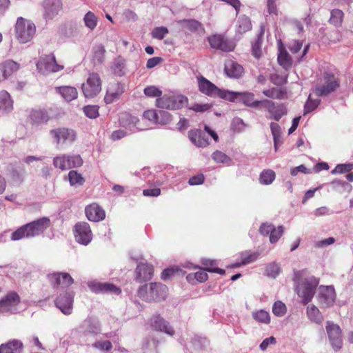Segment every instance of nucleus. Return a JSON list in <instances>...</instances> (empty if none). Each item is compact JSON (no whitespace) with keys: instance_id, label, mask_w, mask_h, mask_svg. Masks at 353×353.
Segmentation results:
<instances>
[{"instance_id":"61","label":"nucleus","mask_w":353,"mask_h":353,"mask_svg":"<svg viewBox=\"0 0 353 353\" xmlns=\"http://www.w3.org/2000/svg\"><path fill=\"white\" fill-rule=\"evenodd\" d=\"M143 118L152 121L154 123H157V110H148L143 112Z\"/></svg>"},{"instance_id":"59","label":"nucleus","mask_w":353,"mask_h":353,"mask_svg":"<svg viewBox=\"0 0 353 353\" xmlns=\"http://www.w3.org/2000/svg\"><path fill=\"white\" fill-rule=\"evenodd\" d=\"M331 185L336 190L341 191V188H343L344 190L350 191L352 188V185L343 181L341 180H334L331 183Z\"/></svg>"},{"instance_id":"3","label":"nucleus","mask_w":353,"mask_h":353,"mask_svg":"<svg viewBox=\"0 0 353 353\" xmlns=\"http://www.w3.org/2000/svg\"><path fill=\"white\" fill-rule=\"evenodd\" d=\"M15 36L21 43H26L30 41L35 34L36 26L34 23L23 17H19L17 20Z\"/></svg>"},{"instance_id":"4","label":"nucleus","mask_w":353,"mask_h":353,"mask_svg":"<svg viewBox=\"0 0 353 353\" xmlns=\"http://www.w3.org/2000/svg\"><path fill=\"white\" fill-rule=\"evenodd\" d=\"M319 283V280L312 276L305 278L298 285L296 292L298 296L302 299L304 305L312 301Z\"/></svg>"},{"instance_id":"9","label":"nucleus","mask_w":353,"mask_h":353,"mask_svg":"<svg viewBox=\"0 0 353 353\" xmlns=\"http://www.w3.org/2000/svg\"><path fill=\"white\" fill-rule=\"evenodd\" d=\"M82 90L86 98H93L101 90V81L97 73L89 74L85 83L82 84Z\"/></svg>"},{"instance_id":"18","label":"nucleus","mask_w":353,"mask_h":353,"mask_svg":"<svg viewBox=\"0 0 353 353\" xmlns=\"http://www.w3.org/2000/svg\"><path fill=\"white\" fill-rule=\"evenodd\" d=\"M74 293L65 291L59 294L55 301L56 306L65 315L72 312Z\"/></svg>"},{"instance_id":"6","label":"nucleus","mask_w":353,"mask_h":353,"mask_svg":"<svg viewBox=\"0 0 353 353\" xmlns=\"http://www.w3.org/2000/svg\"><path fill=\"white\" fill-rule=\"evenodd\" d=\"M198 84L199 90L210 97H219L223 99H232V94L230 91L221 90L214 83L210 82L205 77L201 76L198 77Z\"/></svg>"},{"instance_id":"57","label":"nucleus","mask_w":353,"mask_h":353,"mask_svg":"<svg viewBox=\"0 0 353 353\" xmlns=\"http://www.w3.org/2000/svg\"><path fill=\"white\" fill-rule=\"evenodd\" d=\"M283 229L282 225L279 226L277 228L274 227L270 235V241L271 243H276L280 239L283 233Z\"/></svg>"},{"instance_id":"60","label":"nucleus","mask_w":353,"mask_h":353,"mask_svg":"<svg viewBox=\"0 0 353 353\" xmlns=\"http://www.w3.org/2000/svg\"><path fill=\"white\" fill-rule=\"evenodd\" d=\"M92 347L101 351H109L112 345L110 341H97L92 344Z\"/></svg>"},{"instance_id":"58","label":"nucleus","mask_w":353,"mask_h":353,"mask_svg":"<svg viewBox=\"0 0 353 353\" xmlns=\"http://www.w3.org/2000/svg\"><path fill=\"white\" fill-rule=\"evenodd\" d=\"M143 92L148 97H158L162 94L161 90L154 85L146 87Z\"/></svg>"},{"instance_id":"37","label":"nucleus","mask_w":353,"mask_h":353,"mask_svg":"<svg viewBox=\"0 0 353 353\" xmlns=\"http://www.w3.org/2000/svg\"><path fill=\"white\" fill-rule=\"evenodd\" d=\"M138 119L128 114H124L120 119V123L125 128L129 129L130 131H134L137 127Z\"/></svg>"},{"instance_id":"5","label":"nucleus","mask_w":353,"mask_h":353,"mask_svg":"<svg viewBox=\"0 0 353 353\" xmlns=\"http://www.w3.org/2000/svg\"><path fill=\"white\" fill-rule=\"evenodd\" d=\"M50 135L53 139L57 148L64 145H71L76 140L77 134L74 130L67 128H57L50 131Z\"/></svg>"},{"instance_id":"55","label":"nucleus","mask_w":353,"mask_h":353,"mask_svg":"<svg viewBox=\"0 0 353 353\" xmlns=\"http://www.w3.org/2000/svg\"><path fill=\"white\" fill-rule=\"evenodd\" d=\"M353 169V163L339 164L331 171L332 174H343L351 171Z\"/></svg>"},{"instance_id":"12","label":"nucleus","mask_w":353,"mask_h":353,"mask_svg":"<svg viewBox=\"0 0 353 353\" xmlns=\"http://www.w3.org/2000/svg\"><path fill=\"white\" fill-rule=\"evenodd\" d=\"M37 68L41 73L48 74L50 72L61 71L63 69V65L57 63L53 54H49L39 61L37 63Z\"/></svg>"},{"instance_id":"45","label":"nucleus","mask_w":353,"mask_h":353,"mask_svg":"<svg viewBox=\"0 0 353 353\" xmlns=\"http://www.w3.org/2000/svg\"><path fill=\"white\" fill-rule=\"evenodd\" d=\"M281 268L279 263L273 262L268 264L265 268V274L275 279L280 273Z\"/></svg>"},{"instance_id":"25","label":"nucleus","mask_w":353,"mask_h":353,"mask_svg":"<svg viewBox=\"0 0 353 353\" xmlns=\"http://www.w3.org/2000/svg\"><path fill=\"white\" fill-rule=\"evenodd\" d=\"M85 212L88 220L91 221H100L105 219V211L97 204L92 203L88 205Z\"/></svg>"},{"instance_id":"19","label":"nucleus","mask_w":353,"mask_h":353,"mask_svg":"<svg viewBox=\"0 0 353 353\" xmlns=\"http://www.w3.org/2000/svg\"><path fill=\"white\" fill-rule=\"evenodd\" d=\"M20 302L19 296L14 292H10L0 301V312H17V305Z\"/></svg>"},{"instance_id":"47","label":"nucleus","mask_w":353,"mask_h":353,"mask_svg":"<svg viewBox=\"0 0 353 353\" xmlns=\"http://www.w3.org/2000/svg\"><path fill=\"white\" fill-rule=\"evenodd\" d=\"M263 33H264V30L261 27V30L260 34H259L257 40L254 43H253L252 46V54L256 58H259L261 54V37H262Z\"/></svg>"},{"instance_id":"24","label":"nucleus","mask_w":353,"mask_h":353,"mask_svg":"<svg viewBox=\"0 0 353 353\" xmlns=\"http://www.w3.org/2000/svg\"><path fill=\"white\" fill-rule=\"evenodd\" d=\"M151 326L152 327L157 330L162 332H165V334L173 336L174 334V331L172 327L170 325L168 322H167L163 318H162L159 315H156L151 319Z\"/></svg>"},{"instance_id":"30","label":"nucleus","mask_w":353,"mask_h":353,"mask_svg":"<svg viewBox=\"0 0 353 353\" xmlns=\"http://www.w3.org/2000/svg\"><path fill=\"white\" fill-rule=\"evenodd\" d=\"M188 137L191 142L197 147H206L209 145L208 138L199 130L189 131Z\"/></svg>"},{"instance_id":"54","label":"nucleus","mask_w":353,"mask_h":353,"mask_svg":"<svg viewBox=\"0 0 353 353\" xmlns=\"http://www.w3.org/2000/svg\"><path fill=\"white\" fill-rule=\"evenodd\" d=\"M48 278L50 283L54 287H57L59 285L63 286L62 283V272H54L48 275Z\"/></svg>"},{"instance_id":"20","label":"nucleus","mask_w":353,"mask_h":353,"mask_svg":"<svg viewBox=\"0 0 353 353\" xmlns=\"http://www.w3.org/2000/svg\"><path fill=\"white\" fill-rule=\"evenodd\" d=\"M211 48L225 52H230L234 48V44L221 34H214L208 37Z\"/></svg>"},{"instance_id":"29","label":"nucleus","mask_w":353,"mask_h":353,"mask_svg":"<svg viewBox=\"0 0 353 353\" xmlns=\"http://www.w3.org/2000/svg\"><path fill=\"white\" fill-rule=\"evenodd\" d=\"M19 68V64L12 60H7L0 63L1 72L3 74L4 80L18 71Z\"/></svg>"},{"instance_id":"8","label":"nucleus","mask_w":353,"mask_h":353,"mask_svg":"<svg viewBox=\"0 0 353 353\" xmlns=\"http://www.w3.org/2000/svg\"><path fill=\"white\" fill-rule=\"evenodd\" d=\"M188 99L183 95L165 94L156 100V105L162 109L178 110L186 105Z\"/></svg>"},{"instance_id":"10","label":"nucleus","mask_w":353,"mask_h":353,"mask_svg":"<svg viewBox=\"0 0 353 353\" xmlns=\"http://www.w3.org/2000/svg\"><path fill=\"white\" fill-rule=\"evenodd\" d=\"M339 87V82L334 75L325 73L323 83L314 88V93L318 97L327 96Z\"/></svg>"},{"instance_id":"35","label":"nucleus","mask_w":353,"mask_h":353,"mask_svg":"<svg viewBox=\"0 0 353 353\" xmlns=\"http://www.w3.org/2000/svg\"><path fill=\"white\" fill-rule=\"evenodd\" d=\"M270 129L273 136L274 146L276 151L279 147L283 143L281 128L277 123L272 122L270 123Z\"/></svg>"},{"instance_id":"28","label":"nucleus","mask_w":353,"mask_h":353,"mask_svg":"<svg viewBox=\"0 0 353 353\" xmlns=\"http://www.w3.org/2000/svg\"><path fill=\"white\" fill-rule=\"evenodd\" d=\"M23 347L21 341L13 339L0 345V353H23Z\"/></svg>"},{"instance_id":"22","label":"nucleus","mask_w":353,"mask_h":353,"mask_svg":"<svg viewBox=\"0 0 353 353\" xmlns=\"http://www.w3.org/2000/svg\"><path fill=\"white\" fill-rule=\"evenodd\" d=\"M124 92V85L119 82L113 81L109 83L104 100L106 103H112L119 99Z\"/></svg>"},{"instance_id":"39","label":"nucleus","mask_w":353,"mask_h":353,"mask_svg":"<svg viewBox=\"0 0 353 353\" xmlns=\"http://www.w3.org/2000/svg\"><path fill=\"white\" fill-rule=\"evenodd\" d=\"M259 256V254L257 252H243L241 254V263H236L232 265V268L240 267L241 265H244L249 264L254 261H256Z\"/></svg>"},{"instance_id":"50","label":"nucleus","mask_w":353,"mask_h":353,"mask_svg":"<svg viewBox=\"0 0 353 353\" xmlns=\"http://www.w3.org/2000/svg\"><path fill=\"white\" fill-rule=\"evenodd\" d=\"M171 121V114L164 110L157 111V123L166 125Z\"/></svg>"},{"instance_id":"32","label":"nucleus","mask_w":353,"mask_h":353,"mask_svg":"<svg viewBox=\"0 0 353 353\" xmlns=\"http://www.w3.org/2000/svg\"><path fill=\"white\" fill-rule=\"evenodd\" d=\"M224 70L228 77L233 78H239L243 72V67L233 61H228Z\"/></svg>"},{"instance_id":"56","label":"nucleus","mask_w":353,"mask_h":353,"mask_svg":"<svg viewBox=\"0 0 353 353\" xmlns=\"http://www.w3.org/2000/svg\"><path fill=\"white\" fill-rule=\"evenodd\" d=\"M84 114L90 119H95L99 116L97 105H86L83 108Z\"/></svg>"},{"instance_id":"41","label":"nucleus","mask_w":353,"mask_h":353,"mask_svg":"<svg viewBox=\"0 0 353 353\" xmlns=\"http://www.w3.org/2000/svg\"><path fill=\"white\" fill-rule=\"evenodd\" d=\"M68 180L70 185L72 186H80L85 182V179L82 175L75 170H71L69 172Z\"/></svg>"},{"instance_id":"7","label":"nucleus","mask_w":353,"mask_h":353,"mask_svg":"<svg viewBox=\"0 0 353 353\" xmlns=\"http://www.w3.org/2000/svg\"><path fill=\"white\" fill-rule=\"evenodd\" d=\"M83 160L79 154H61L53 158L52 164L55 168L66 170L83 165Z\"/></svg>"},{"instance_id":"14","label":"nucleus","mask_w":353,"mask_h":353,"mask_svg":"<svg viewBox=\"0 0 353 353\" xmlns=\"http://www.w3.org/2000/svg\"><path fill=\"white\" fill-rule=\"evenodd\" d=\"M74 237L77 242L87 245L92 239L90 225L86 222H79L74 225Z\"/></svg>"},{"instance_id":"48","label":"nucleus","mask_w":353,"mask_h":353,"mask_svg":"<svg viewBox=\"0 0 353 353\" xmlns=\"http://www.w3.org/2000/svg\"><path fill=\"white\" fill-rule=\"evenodd\" d=\"M320 99H312L310 95L304 106V115L314 111L319 105Z\"/></svg>"},{"instance_id":"40","label":"nucleus","mask_w":353,"mask_h":353,"mask_svg":"<svg viewBox=\"0 0 353 353\" xmlns=\"http://www.w3.org/2000/svg\"><path fill=\"white\" fill-rule=\"evenodd\" d=\"M307 316L311 321L316 323H321L322 322V315L319 310L314 305H310L307 306Z\"/></svg>"},{"instance_id":"34","label":"nucleus","mask_w":353,"mask_h":353,"mask_svg":"<svg viewBox=\"0 0 353 353\" xmlns=\"http://www.w3.org/2000/svg\"><path fill=\"white\" fill-rule=\"evenodd\" d=\"M59 93L67 101H71L77 97L78 93L77 89L71 86H61L57 88Z\"/></svg>"},{"instance_id":"11","label":"nucleus","mask_w":353,"mask_h":353,"mask_svg":"<svg viewBox=\"0 0 353 353\" xmlns=\"http://www.w3.org/2000/svg\"><path fill=\"white\" fill-rule=\"evenodd\" d=\"M40 5L43 17L46 21L54 19L63 10L61 0H43Z\"/></svg>"},{"instance_id":"38","label":"nucleus","mask_w":353,"mask_h":353,"mask_svg":"<svg viewBox=\"0 0 353 353\" xmlns=\"http://www.w3.org/2000/svg\"><path fill=\"white\" fill-rule=\"evenodd\" d=\"M344 13L339 9H333L330 12L329 23L335 27H341L343 23Z\"/></svg>"},{"instance_id":"31","label":"nucleus","mask_w":353,"mask_h":353,"mask_svg":"<svg viewBox=\"0 0 353 353\" xmlns=\"http://www.w3.org/2000/svg\"><path fill=\"white\" fill-rule=\"evenodd\" d=\"M84 332L88 334H97L101 332V325L99 320L94 317H88L82 325Z\"/></svg>"},{"instance_id":"27","label":"nucleus","mask_w":353,"mask_h":353,"mask_svg":"<svg viewBox=\"0 0 353 353\" xmlns=\"http://www.w3.org/2000/svg\"><path fill=\"white\" fill-rule=\"evenodd\" d=\"M29 118L32 125L38 126L47 123L50 119V116L47 110L36 109L30 112Z\"/></svg>"},{"instance_id":"49","label":"nucleus","mask_w":353,"mask_h":353,"mask_svg":"<svg viewBox=\"0 0 353 353\" xmlns=\"http://www.w3.org/2000/svg\"><path fill=\"white\" fill-rule=\"evenodd\" d=\"M86 27L90 30H93L97 23V19L95 14L92 12H88L85 14L83 18Z\"/></svg>"},{"instance_id":"36","label":"nucleus","mask_w":353,"mask_h":353,"mask_svg":"<svg viewBox=\"0 0 353 353\" xmlns=\"http://www.w3.org/2000/svg\"><path fill=\"white\" fill-rule=\"evenodd\" d=\"M252 29V23L250 19L245 16H240L236 21V30L239 34H243Z\"/></svg>"},{"instance_id":"15","label":"nucleus","mask_w":353,"mask_h":353,"mask_svg":"<svg viewBox=\"0 0 353 353\" xmlns=\"http://www.w3.org/2000/svg\"><path fill=\"white\" fill-rule=\"evenodd\" d=\"M232 94V99H227L231 102H236L238 101H242L243 103L248 107L255 108H262L263 100L258 101L254 99V94L252 92H231Z\"/></svg>"},{"instance_id":"2","label":"nucleus","mask_w":353,"mask_h":353,"mask_svg":"<svg viewBox=\"0 0 353 353\" xmlns=\"http://www.w3.org/2000/svg\"><path fill=\"white\" fill-rule=\"evenodd\" d=\"M167 286L161 283H151L139 288L138 296L144 301H160L165 300L168 295Z\"/></svg>"},{"instance_id":"52","label":"nucleus","mask_w":353,"mask_h":353,"mask_svg":"<svg viewBox=\"0 0 353 353\" xmlns=\"http://www.w3.org/2000/svg\"><path fill=\"white\" fill-rule=\"evenodd\" d=\"M272 312L277 316H283L286 313V306L281 301H276L272 307Z\"/></svg>"},{"instance_id":"23","label":"nucleus","mask_w":353,"mask_h":353,"mask_svg":"<svg viewBox=\"0 0 353 353\" xmlns=\"http://www.w3.org/2000/svg\"><path fill=\"white\" fill-rule=\"evenodd\" d=\"M153 266L149 263H139L135 270V280L142 283L149 281L153 275Z\"/></svg>"},{"instance_id":"46","label":"nucleus","mask_w":353,"mask_h":353,"mask_svg":"<svg viewBox=\"0 0 353 353\" xmlns=\"http://www.w3.org/2000/svg\"><path fill=\"white\" fill-rule=\"evenodd\" d=\"M279 64L284 68H288L292 65V59L286 51H281L278 56Z\"/></svg>"},{"instance_id":"21","label":"nucleus","mask_w":353,"mask_h":353,"mask_svg":"<svg viewBox=\"0 0 353 353\" xmlns=\"http://www.w3.org/2000/svg\"><path fill=\"white\" fill-rule=\"evenodd\" d=\"M89 288L95 293H110L119 294L121 290L116 285L108 283H100L97 281H90L88 283Z\"/></svg>"},{"instance_id":"13","label":"nucleus","mask_w":353,"mask_h":353,"mask_svg":"<svg viewBox=\"0 0 353 353\" xmlns=\"http://www.w3.org/2000/svg\"><path fill=\"white\" fill-rule=\"evenodd\" d=\"M325 328L332 347L335 351L339 350L343 345L340 327L332 321H327Z\"/></svg>"},{"instance_id":"64","label":"nucleus","mask_w":353,"mask_h":353,"mask_svg":"<svg viewBox=\"0 0 353 353\" xmlns=\"http://www.w3.org/2000/svg\"><path fill=\"white\" fill-rule=\"evenodd\" d=\"M303 43L300 41H293L289 44V49L292 53H297L302 48Z\"/></svg>"},{"instance_id":"51","label":"nucleus","mask_w":353,"mask_h":353,"mask_svg":"<svg viewBox=\"0 0 353 353\" xmlns=\"http://www.w3.org/2000/svg\"><path fill=\"white\" fill-rule=\"evenodd\" d=\"M212 158L216 163L228 164L231 161V159L228 156L218 150L212 154Z\"/></svg>"},{"instance_id":"1","label":"nucleus","mask_w":353,"mask_h":353,"mask_svg":"<svg viewBox=\"0 0 353 353\" xmlns=\"http://www.w3.org/2000/svg\"><path fill=\"white\" fill-rule=\"evenodd\" d=\"M50 225V219L48 217H42L21 226L14 231L12 234V239L17 241L23 238L37 236L42 234Z\"/></svg>"},{"instance_id":"62","label":"nucleus","mask_w":353,"mask_h":353,"mask_svg":"<svg viewBox=\"0 0 353 353\" xmlns=\"http://www.w3.org/2000/svg\"><path fill=\"white\" fill-rule=\"evenodd\" d=\"M335 242V239L333 237H329L321 241L315 242V247L318 248H323L330 245L333 244Z\"/></svg>"},{"instance_id":"17","label":"nucleus","mask_w":353,"mask_h":353,"mask_svg":"<svg viewBox=\"0 0 353 353\" xmlns=\"http://www.w3.org/2000/svg\"><path fill=\"white\" fill-rule=\"evenodd\" d=\"M262 108H265L270 114V118L279 121L282 117L287 114L288 110L283 103H276L268 99L263 100Z\"/></svg>"},{"instance_id":"44","label":"nucleus","mask_w":353,"mask_h":353,"mask_svg":"<svg viewBox=\"0 0 353 353\" xmlns=\"http://www.w3.org/2000/svg\"><path fill=\"white\" fill-rule=\"evenodd\" d=\"M124 68V60H123L121 58H117L114 59L112 65V70L116 75L119 77L123 76L125 74Z\"/></svg>"},{"instance_id":"43","label":"nucleus","mask_w":353,"mask_h":353,"mask_svg":"<svg viewBox=\"0 0 353 353\" xmlns=\"http://www.w3.org/2000/svg\"><path fill=\"white\" fill-rule=\"evenodd\" d=\"M252 317L256 321L261 323L269 324L270 322V314L264 310L252 312Z\"/></svg>"},{"instance_id":"53","label":"nucleus","mask_w":353,"mask_h":353,"mask_svg":"<svg viewBox=\"0 0 353 353\" xmlns=\"http://www.w3.org/2000/svg\"><path fill=\"white\" fill-rule=\"evenodd\" d=\"M168 33V30L167 28L161 26L157 27L153 29L152 31V37L154 39L161 40Z\"/></svg>"},{"instance_id":"33","label":"nucleus","mask_w":353,"mask_h":353,"mask_svg":"<svg viewBox=\"0 0 353 353\" xmlns=\"http://www.w3.org/2000/svg\"><path fill=\"white\" fill-rule=\"evenodd\" d=\"M13 102L11 99L10 94L2 90L0 92V111L2 112H8L12 110Z\"/></svg>"},{"instance_id":"26","label":"nucleus","mask_w":353,"mask_h":353,"mask_svg":"<svg viewBox=\"0 0 353 353\" xmlns=\"http://www.w3.org/2000/svg\"><path fill=\"white\" fill-rule=\"evenodd\" d=\"M176 23L183 28L187 29L191 32L203 35L205 33V28L203 24L195 19H182L179 20Z\"/></svg>"},{"instance_id":"63","label":"nucleus","mask_w":353,"mask_h":353,"mask_svg":"<svg viewBox=\"0 0 353 353\" xmlns=\"http://www.w3.org/2000/svg\"><path fill=\"white\" fill-rule=\"evenodd\" d=\"M204 182V176L202 174L193 176L191 177L188 183L190 185H201Z\"/></svg>"},{"instance_id":"16","label":"nucleus","mask_w":353,"mask_h":353,"mask_svg":"<svg viewBox=\"0 0 353 353\" xmlns=\"http://www.w3.org/2000/svg\"><path fill=\"white\" fill-rule=\"evenodd\" d=\"M319 304L323 307H329L333 305L336 299L335 290L333 286L321 285L317 296Z\"/></svg>"},{"instance_id":"42","label":"nucleus","mask_w":353,"mask_h":353,"mask_svg":"<svg viewBox=\"0 0 353 353\" xmlns=\"http://www.w3.org/2000/svg\"><path fill=\"white\" fill-rule=\"evenodd\" d=\"M275 177V172L272 170H264L260 174L259 181L261 184L270 185L274 181Z\"/></svg>"}]
</instances>
